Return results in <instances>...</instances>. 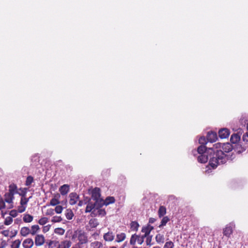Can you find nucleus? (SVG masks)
<instances>
[{
    "label": "nucleus",
    "instance_id": "42",
    "mask_svg": "<svg viewBox=\"0 0 248 248\" xmlns=\"http://www.w3.org/2000/svg\"><path fill=\"white\" fill-rule=\"evenodd\" d=\"M19 190L20 191V192H19L18 191V194H19V195L20 196H21V197H25L26 194L27 193L26 189V188H19Z\"/></svg>",
    "mask_w": 248,
    "mask_h": 248
},
{
    "label": "nucleus",
    "instance_id": "46",
    "mask_svg": "<svg viewBox=\"0 0 248 248\" xmlns=\"http://www.w3.org/2000/svg\"><path fill=\"white\" fill-rule=\"evenodd\" d=\"M26 208V206L21 205L18 207L17 211L19 213H21L24 212Z\"/></svg>",
    "mask_w": 248,
    "mask_h": 248
},
{
    "label": "nucleus",
    "instance_id": "52",
    "mask_svg": "<svg viewBox=\"0 0 248 248\" xmlns=\"http://www.w3.org/2000/svg\"><path fill=\"white\" fill-rule=\"evenodd\" d=\"M50 226V225H47L44 226L43 228V232L44 233L47 232L49 230Z\"/></svg>",
    "mask_w": 248,
    "mask_h": 248
},
{
    "label": "nucleus",
    "instance_id": "14",
    "mask_svg": "<svg viewBox=\"0 0 248 248\" xmlns=\"http://www.w3.org/2000/svg\"><path fill=\"white\" fill-rule=\"evenodd\" d=\"M70 187L69 186L66 184H64L59 188V191L61 194L62 196L66 195L69 191Z\"/></svg>",
    "mask_w": 248,
    "mask_h": 248
},
{
    "label": "nucleus",
    "instance_id": "28",
    "mask_svg": "<svg viewBox=\"0 0 248 248\" xmlns=\"http://www.w3.org/2000/svg\"><path fill=\"white\" fill-rule=\"evenodd\" d=\"M169 220L170 218L167 216L164 217L162 219L161 223L158 227L159 228L163 227V226L166 225V224L169 221Z\"/></svg>",
    "mask_w": 248,
    "mask_h": 248
},
{
    "label": "nucleus",
    "instance_id": "38",
    "mask_svg": "<svg viewBox=\"0 0 248 248\" xmlns=\"http://www.w3.org/2000/svg\"><path fill=\"white\" fill-rule=\"evenodd\" d=\"M174 243L171 241L166 242L163 247V248H173Z\"/></svg>",
    "mask_w": 248,
    "mask_h": 248
},
{
    "label": "nucleus",
    "instance_id": "60",
    "mask_svg": "<svg viewBox=\"0 0 248 248\" xmlns=\"http://www.w3.org/2000/svg\"><path fill=\"white\" fill-rule=\"evenodd\" d=\"M110 248H117L116 247H111Z\"/></svg>",
    "mask_w": 248,
    "mask_h": 248
},
{
    "label": "nucleus",
    "instance_id": "47",
    "mask_svg": "<svg viewBox=\"0 0 248 248\" xmlns=\"http://www.w3.org/2000/svg\"><path fill=\"white\" fill-rule=\"evenodd\" d=\"M54 214V210L52 208L48 209L46 213V216H52Z\"/></svg>",
    "mask_w": 248,
    "mask_h": 248
},
{
    "label": "nucleus",
    "instance_id": "20",
    "mask_svg": "<svg viewBox=\"0 0 248 248\" xmlns=\"http://www.w3.org/2000/svg\"><path fill=\"white\" fill-rule=\"evenodd\" d=\"M60 197V195L59 194L55 196V197L50 200V205L52 206H55L59 204L60 202L59 200V198Z\"/></svg>",
    "mask_w": 248,
    "mask_h": 248
},
{
    "label": "nucleus",
    "instance_id": "44",
    "mask_svg": "<svg viewBox=\"0 0 248 248\" xmlns=\"http://www.w3.org/2000/svg\"><path fill=\"white\" fill-rule=\"evenodd\" d=\"M97 210V213L98 216H104L106 214V211L104 209L98 208Z\"/></svg>",
    "mask_w": 248,
    "mask_h": 248
},
{
    "label": "nucleus",
    "instance_id": "39",
    "mask_svg": "<svg viewBox=\"0 0 248 248\" xmlns=\"http://www.w3.org/2000/svg\"><path fill=\"white\" fill-rule=\"evenodd\" d=\"M13 221V220L11 217H7L5 219L4 224L6 225H9L12 223Z\"/></svg>",
    "mask_w": 248,
    "mask_h": 248
},
{
    "label": "nucleus",
    "instance_id": "4",
    "mask_svg": "<svg viewBox=\"0 0 248 248\" xmlns=\"http://www.w3.org/2000/svg\"><path fill=\"white\" fill-rule=\"evenodd\" d=\"M101 208L100 204L96 203V202H93L91 199H89L87 203V206L85 209V213H90L93 211L94 209H98Z\"/></svg>",
    "mask_w": 248,
    "mask_h": 248
},
{
    "label": "nucleus",
    "instance_id": "63",
    "mask_svg": "<svg viewBox=\"0 0 248 248\" xmlns=\"http://www.w3.org/2000/svg\"><path fill=\"white\" fill-rule=\"evenodd\" d=\"M133 248H137L136 247H134Z\"/></svg>",
    "mask_w": 248,
    "mask_h": 248
},
{
    "label": "nucleus",
    "instance_id": "7",
    "mask_svg": "<svg viewBox=\"0 0 248 248\" xmlns=\"http://www.w3.org/2000/svg\"><path fill=\"white\" fill-rule=\"evenodd\" d=\"M99 225V222L97 219L92 218L89 221L88 225L86 226L87 230L91 231L92 229L96 228Z\"/></svg>",
    "mask_w": 248,
    "mask_h": 248
},
{
    "label": "nucleus",
    "instance_id": "8",
    "mask_svg": "<svg viewBox=\"0 0 248 248\" xmlns=\"http://www.w3.org/2000/svg\"><path fill=\"white\" fill-rule=\"evenodd\" d=\"M45 237L42 234H37L35 237V245L36 246H42L45 243Z\"/></svg>",
    "mask_w": 248,
    "mask_h": 248
},
{
    "label": "nucleus",
    "instance_id": "30",
    "mask_svg": "<svg viewBox=\"0 0 248 248\" xmlns=\"http://www.w3.org/2000/svg\"><path fill=\"white\" fill-rule=\"evenodd\" d=\"M139 227V223L136 221H132L130 223V228L131 230L137 231Z\"/></svg>",
    "mask_w": 248,
    "mask_h": 248
},
{
    "label": "nucleus",
    "instance_id": "25",
    "mask_svg": "<svg viewBox=\"0 0 248 248\" xmlns=\"http://www.w3.org/2000/svg\"><path fill=\"white\" fill-rule=\"evenodd\" d=\"M166 214V208L164 206H160L158 211V215L159 217H163Z\"/></svg>",
    "mask_w": 248,
    "mask_h": 248
},
{
    "label": "nucleus",
    "instance_id": "49",
    "mask_svg": "<svg viewBox=\"0 0 248 248\" xmlns=\"http://www.w3.org/2000/svg\"><path fill=\"white\" fill-rule=\"evenodd\" d=\"M145 237H144V235H142L141 236H140L138 235L137 237V242L140 245H141L144 241V238Z\"/></svg>",
    "mask_w": 248,
    "mask_h": 248
},
{
    "label": "nucleus",
    "instance_id": "57",
    "mask_svg": "<svg viewBox=\"0 0 248 248\" xmlns=\"http://www.w3.org/2000/svg\"><path fill=\"white\" fill-rule=\"evenodd\" d=\"M2 234L5 236H7L9 234L8 231L5 230L2 232Z\"/></svg>",
    "mask_w": 248,
    "mask_h": 248
},
{
    "label": "nucleus",
    "instance_id": "21",
    "mask_svg": "<svg viewBox=\"0 0 248 248\" xmlns=\"http://www.w3.org/2000/svg\"><path fill=\"white\" fill-rule=\"evenodd\" d=\"M155 240L157 243L163 244L165 242V236L160 233L157 234L155 236Z\"/></svg>",
    "mask_w": 248,
    "mask_h": 248
},
{
    "label": "nucleus",
    "instance_id": "33",
    "mask_svg": "<svg viewBox=\"0 0 248 248\" xmlns=\"http://www.w3.org/2000/svg\"><path fill=\"white\" fill-rule=\"evenodd\" d=\"M138 235L136 234H133L131 236L130 240V244L132 245H134L137 241Z\"/></svg>",
    "mask_w": 248,
    "mask_h": 248
},
{
    "label": "nucleus",
    "instance_id": "36",
    "mask_svg": "<svg viewBox=\"0 0 248 248\" xmlns=\"http://www.w3.org/2000/svg\"><path fill=\"white\" fill-rule=\"evenodd\" d=\"M207 138L206 139L204 137H201L199 139V143L201 144L200 146L204 145L206 148L205 144L207 143Z\"/></svg>",
    "mask_w": 248,
    "mask_h": 248
},
{
    "label": "nucleus",
    "instance_id": "26",
    "mask_svg": "<svg viewBox=\"0 0 248 248\" xmlns=\"http://www.w3.org/2000/svg\"><path fill=\"white\" fill-rule=\"evenodd\" d=\"M33 219V217L32 216L29 214H25L24 215L23 217V220L24 222L26 223H30L31 222Z\"/></svg>",
    "mask_w": 248,
    "mask_h": 248
},
{
    "label": "nucleus",
    "instance_id": "16",
    "mask_svg": "<svg viewBox=\"0 0 248 248\" xmlns=\"http://www.w3.org/2000/svg\"><path fill=\"white\" fill-rule=\"evenodd\" d=\"M59 242L56 240H48L46 242L48 248H59Z\"/></svg>",
    "mask_w": 248,
    "mask_h": 248
},
{
    "label": "nucleus",
    "instance_id": "6",
    "mask_svg": "<svg viewBox=\"0 0 248 248\" xmlns=\"http://www.w3.org/2000/svg\"><path fill=\"white\" fill-rule=\"evenodd\" d=\"M69 197L70 198L69 203L72 205H75L79 200V195L76 192H72L70 193Z\"/></svg>",
    "mask_w": 248,
    "mask_h": 248
},
{
    "label": "nucleus",
    "instance_id": "34",
    "mask_svg": "<svg viewBox=\"0 0 248 248\" xmlns=\"http://www.w3.org/2000/svg\"><path fill=\"white\" fill-rule=\"evenodd\" d=\"M30 198H27L26 197H21L20 203L21 205L26 206L27 203L29 202Z\"/></svg>",
    "mask_w": 248,
    "mask_h": 248
},
{
    "label": "nucleus",
    "instance_id": "17",
    "mask_svg": "<svg viewBox=\"0 0 248 248\" xmlns=\"http://www.w3.org/2000/svg\"><path fill=\"white\" fill-rule=\"evenodd\" d=\"M103 202L104 203L100 204L101 207L104 205H108L109 204L114 203L115 202V199L113 197H108L105 199V200H103Z\"/></svg>",
    "mask_w": 248,
    "mask_h": 248
},
{
    "label": "nucleus",
    "instance_id": "22",
    "mask_svg": "<svg viewBox=\"0 0 248 248\" xmlns=\"http://www.w3.org/2000/svg\"><path fill=\"white\" fill-rule=\"evenodd\" d=\"M71 245V242L70 241H64L59 243V248H69Z\"/></svg>",
    "mask_w": 248,
    "mask_h": 248
},
{
    "label": "nucleus",
    "instance_id": "19",
    "mask_svg": "<svg viewBox=\"0 0 248 248\" xmlns=\"http://www.w3.org/2000/svg\"><path fill=\"white\" fill-rule=\"evenodd\" d=\"M114 235L112 232H108L104 235V239L107 241H111L114 239Z\"/></svg>",
    "mask_w": 248,
    "mask_h": 248
},
{
    "label": "nucleus",
    "instance_id": "62",
    "mask_svg": "<svg viewBox=\"0 0 248 248\" xmlns=\"http://www.w3.org/2000/svg\"><path fill=\"white\" fill-rule=\"evenodd\" d=\"M37 157V156H34L33 157V158Z\"/></svg>",
    "mask_w": 248,
    "mask_h": 248
},
{
    "label": "nucleus",
    "instance_id": "9",
    "mask_svg": "<svg viewBox=\"0 0 248 248\" xmlns=\"http://www.w3.org/2000/svg\"><path fill=\"white\" fill-rule=\"evenodd\" d=\"M217 138V135L216 132L213 131L208 132L207 135V141L213 143L216 141Z\"/></svg>",
    "mask_w": 248,
    "mask_h": 248
},
{
    "label": "nucleus",
    "instance_id": "11",
    "mask_svg": "<svg viewBox=\"0 0 248 248\" xmlns=\"http://www.w3.org/2000/svg\"><path fill=\"white\" fill-rule=\"evenodd\" d=\"M34 242L31 238H28L25 239L23 243L22 246L24 248H31L33 246Z\"/></svg>",
    "mask_w": 248,
    "mask_h": 248
},
{
    "label": "nucleus",
    "instance_id": "5",
    "mask_svg": "<svg viewBox=\"0 0 248 248\" xmlns=\"http://www.w3.org/2000/svg\"><path fill=\"white\" fill-rule=\"evenodd\" d=\"M234 224L231 223L227 225L223 230V234L227 237H229L233 232V229L234 228Z\"/></svg>",
    "mask_w": 248,
    "mask_h": 248
},
{
    "label": "nucleus",
    "instance_id": "13",
    "mask_svg": "<svg viewBox=\"0 0 248 248\" xmlns=\"http://www.w3.org/2000/svg\"><path fill=\"white\" fill-rule=\"evenodd\" d=\"M4 197L5 202L10 204L13 203V200L15 198L13 194L8 192L5 193Z\"/></svg>",
    "mask_w": 248,
    "mask_h": 248
},
{
    "label": "nucleus",
    "instance_id": "10",
    "mask_svg": "<svg viewBox=\"0 0 248 248\" xmlns=\"http://www.w3.org/2000/svg\"><path fill=\"white\" fill-rule=\"evenodd\" d=\"M154 229V227L150 224H147L146 226H143L142 228L141 232L144 233V237H147L150 233Z\"/></svg>",
    "mask_w": 248,
    "mask_h": 248
},
{
    "label": "nucleus",
    "instance_id": "35",
    "mask_svg": "<svg viewBox=\"0 0 248 248\" xmlns=\"http://www.w3.org/2000/svg\"><path fill=\"white\" fill-rule=\"evenodd\" d=\"M65 232V230L62 228H57L54 230V232L59 235H63Z\"/></svg>",
    "mask_w": 248,
    "mask_h": 248
},
{
    "label": "nucleus",
    "instance_id": "23",
    "mask_svg": "<svg viewBox=\"0 0 248 248\" xmlns=\"http://www.w3.org/2000/svg\"><path fill=\"white\" fill-rule=\"evenodd\" d=\"M240 137L237 134H233L231 136L230 141L232 143H236L239 141Z\"/></svg>",
    "mask_w": 248,
    "mask_h": 248
},
{
    "label": "nucleus",
    "instance_id": "3",
    "mask_svg": "<svg viewBox=\"0 0 248 248\" xmlns=\"http://www.w3.org/2000/svg\"><path fill=\"white\" fill-rule=\"evenodd\" d=\"M91 201L93 200L96 203L99 204L104 203L103 202V199L100 198V189L99 188L95 187L93 189L91 192Z\"/></svg>",
    "mask_w": 248,
    "mask_h": 248
},
{
    "label": "nucleus",
    "instance_id": "59",
    "mask_svg": "<svg viewBox=\"0 0 248 248\" xmlns=\"http://www.w3.org/2000/svg\"><path fill=\"white\" fill-rule=\"evenodd\" d=\"M153 248H160V247H159V246H155L153 247Z\"/></svg>",
    "mask_w": 248,
    "mask_h": 248
},
{
    "label": "nucleus",
    "instance_id": "53",
    "mask_svg": "<svg viewBox=\"0 0 248 248\" xmlns=\"http://www.w3.org/2000/svg\"><path fill=\"white\" fill-rule=\"evenodd\" d=\"M10 215L14 217H16L17 215V211L15 210H11L10 212Z\"/></svg>",
    "mask_w": 248,
    "mask_h": 248
},
{
    "label": "nucleus",
    "instance_id": "18",
    "mask_svg": "<svg viewBox=\"0 0 248 248\" xmlns=\"http://www.w3.org/2000/svg\"><path fill=\"white\" fill-rule=\"evenodd\" d=\"M30 229L27 227H22L20 231V234L24 237L30 234Z\"/></svg>",
    "mask_w": 248,
    "mask_h": 248
},
{
    "label": "nucleus",
    "instance_id": "41",
    "mask_svg": "<svg viewBox=\"0 0 248 248\" xmlns=\"http://www.w3.org/2000/svg\"><path fill=\"white\" fill-rule=\"evenodd\" d=\"M33 179L31 176H28L26 181V185L29 186L33 182Z\"/></svg>",
    "mask_w": 248,
    "mask_h": 248
},
{
    "label": "nucleus",
    "instance_id": "48",
    "mask_svg": "<svg viewBox=\"0 0 248 248\" xmlns=\"http://www.w3.org/2000/svg\"><path fill=\"white\" fill-rule=\"evenodd\" d=\"M146 237H147V238H146V242L147 245H148V246L152 245L153 244L151 243L152 239V235H151V236L148 235Z\"/></svg>",
    "mask_w": 248,
    "mask_h": 248
},
{
    "label": "nucleus",
    "instance_id": "1",
    "mask_svg": "<svg viewBox=\"0 0 248 248\" xmlns=\"http://www.w3.org/2000/svg\"><path fill=\"white\" fill-rule=\"evenodd\" d=\"M232 149V145L228 142L215 143L213 147L207 149L204 145L200 146L197 150H193L192 154L197 156L199 162L205 163L209 160V165L214 169L218 165L223 164L229 159V153Z\"/></svg>",
    "mask_w": 248,
    "mask_h": 248
},
{
    "label": "nucleus",
    "instance_id": "61",
    "mask_svg": "<svg viewBox=\"0 0 248 248\" xmlns=\"http://www.w3.org/2000/svg\"><path fill=\"white\" fill-rule=\"evenodd\" d=\"M16 222H18V219H16V220H15V222H16Z\"/></svg>",
    "mask_w": 248,
    "mask_h": 248
},
{
    "label": "nucleus",
    "instance_id": "15",
    "mask_svg": "<svg viewBox=\"0 0 248 248\" xmlns=\"http://www.w3.org/2000/svg\"><path fill=\"white\" fill-rule=\"evenodd\" d=\"M8 192L15 195L18 193V189L16 185L14 183L11 184L8 186Z\"/></svg>",
    "mask_w": 248,
    "mask_h": 248
},
{
    "label": "nucleus",
    "instance_id": "27",
    "mask_svg": "<svg viewBox=\"0 0 248 248\" xmlns=\"http://www.w3.org/2000/svg\"><path fill=\"white\" fill-rule=\"evenodd\" d=\"M126 237V235L124 233L122 232L119 234H117L116 235V241L117 242H120L124 241Z\"/></svg>",
    "mask_w": 248,
    "mask_h": 248
},
{
    "label": "nucleus",
    "instance_id": "24",
    "mask_svg": "<svg viewBox=\"0 0 248 248\" xmlns=\"http://www.w3.org/2000/svg\"><path fill=\"white\" fill-rule=\"evenodd\" d=\"M40 230V227L38 225H32L30 229V234L32 235L36 234Z\"/></svg>",
    "mask_w": 248,
    "mask_h": 248
},
{
    "label": "nucleus",
    "instance_id": "64",
    "mask_svg": "<svg viewBox=\"0 0 248 248\" xmlns=\"http://www.w3.org/2000/svg\"><path fill=\"white\" fill-rule=\"evenodd\" d=\"M0 171H1V170H0Z\"/></svg>",
    "mask_w": 248,
    "mask_h": 248
},
{
    "label": "nucleus",
    "instance_id": "54",
    "mask_svg": "<svg viewBox=\"0 0 248 248\" xmlns=\"http://www.w3.org/2000/svg\"><path fill=\"white\" fill-rule=\"evenodd\" d=\"M7 244L5 240H1L0 241V248H4Z\"/></svg>",
    "mask_w": 248,
    "mask_h": 248
},
{
    "label": "nucleus",
    "instance_id": "29",
    "mask_svg": "<svg viewBox=\"0 0 248 248\" xmlns=\"http://www.w3.org/2000/svg\"><path fill=\"white\" fill-rule=\"evenodd\" d=\"M21 244V241L19 239H16L13 242L11 245V248H19Z\"/></svg>",
    "mask_w": 248,
    "mask_h": 248
},
{
    "label": "nucleus",
    "instance_id": "31",
    "mask_svg": "<svg viewBox=\"0 0 248 248\" xmlns=\"http://www.w3.org/2000/svg\"><path fill=\"white\" fill-rule=\"evenodd\" d=\"M102 247V244L98 241H95L91 244L92 248H101Z\"/></svg>",
    "mask_w": 248,
    "mask_h": 248
},
{
    "label": "nucleus",
    "instance_id": "40",
    "mask_svg": "<svg viewBox=\"0 0 248 248\" xmlns=\"http://www.w3.org/2000/svg\"><path fill=\"white\" fill-rule=\"evenodd\" d=\"M62 220V218L60 216H54L51 219V221L53 223L60 222Z\"/></svg>",
    "mask_w": 248,
    "mask_h": 248
},
{
    "label": "nucleus",
    "instance_id": "12",
    "mask_svg": "<svg viewBox=\"0 0 248 248\" xmlns=\"http://www.w3.org/2000/svg\"><path fill=\"white\" fill-rule=\"evenodd\" d=\"M219 137L221 139H225L229 137L230 131L227 128H223L218 131Z\"/></svg>",
    "mask_w": 248,
    "mask_h": 248
},
{
    "label": "nucleus",
    "instance_id": "37",
    "mask_svg": "<svg viewBox=\"0 0 248 248\" xmlns=\"http://www.w3.org/2000/svg\"><path fill=\"white\" fill-rule=\"evenodd\" d=\"M65 216L67 219L70 220L72 219L74 214L71 210H67L65 213Z\"/></svg>",
    "mask_w": 248,
    "mask_h": 248
},
{
    "label": "nucleus",
    "instance_id": "58",
    "mask_svg": "<svg viewBox=\"0 0 248 248\" xmlns=\"http://www.w3.org/2000/svg\"><path fill=\"white\" fill-rule=\"evenodd\" d=\"M209 170H210V169H208V170H205L206 173H210L211 171Z\"/></svg>",
    "mask_w": 248,
    "mask_h": 248
},
{
    "label": "nucleus",
    "instance_id": "56",
    "mask_svg": "<svg viewBox=\"0 0 248 248\" xmlns=\"http://www.w3.org/2000/svg\"><path fill=\"white\" fill-rule=\"evenodd\" d=\"M156 221V219L153 217H150L149 219V222L148 224H153Z\"/></svg>",
    "mask_w": 248,
    "mask_h": 248
},
{
    "label": "nucleus",
    "instance_id": "32",
    "mask_svg": "<svg viewBox=\"0 0 248 248\" xmlns=\"http://www.w3.org/2000/svg\"><path fill=\"white\" fill-rule=\"evenodd\" d=\"M48 221V218L46 217H41L38 221V223L40 225H44L46 224Z\"/></svg>",
    "mask_w": 248,
    "mask_h": 248
},
{
    "label": "nucleus",
    "instance_id": "51",
    "mask_svg": "<svg viewBox=\"0 0 248 248\" xmlns=\"http://www.w3.org/2000/svg\"><path fill=\"white\" fill-rule=\"evenodd\" d=\"M88 201V200H87L86 199H84V201L79 200V202L78 203V205L79 206H82L83 204H87Z\"/></svg>",
    "mask_w": 248,
    "mask_h": 248
},
{
    "label": "nucleus",
    "instance_id": "55",
    "mask_svg": "<svg viewBox=\"0 0 248 248\" xmlns=\"http://www.w3.org/2000/svg\"><path fill=\"white\" fill-rule=\"evenodd\" d=\"M243 140L248 143V133H246L243 135Z\"/></svg>",
    "mask_w": 248,
    "mask_h": 248
},
{
    "label": "nucleus",
    "instance_id": "45",
    "mask_svg": "<svg viewBox=\"0 0 248 248\" xmlns=\"http://www.w3.org/2000/svg\"><path fill=\"white\" fill-rule=\"evenodd\" d=\"M5 201L3 199L0 197V210L4 209L5 208Z\"/></svg>",
    "mask_w": 248,
    "mask_h": 248
},
{
    "label": "nucleus",
    "instance_id": "43",
    "mask_svg": "<svg viewBox=\"0 0 248 248\" xmlns=\"http://www.w3.org/2000/svg\"><path fill=\"white\" fill-rule=\"evenodd\" d=\"M63 207L61 205H57L56 206L54 211L57 214H60L62 212Z\"/></svg>",
    "mask_w": 248,
    "mask_h": 248
},
{
    "label": "nucleus",
    "instance_id": "50",
    "mask_svg": "<svg viewBox=\"0 0 248 248\" xmlns=\"http://www.w3.org/2000/svg\"><path fill=\"white\" fill-rule=\"evenodd\" d=\"M98 216L97 213V210L96 209H94L93 211L91 212V216L92 217H95Z\"/></svg>",
    "mask_w": 248,
    "mask_h": 248
},
{
    "label": "nucleus",
    "instance_id": "2",
    "mask_svg": "<svg viewBox=\"0 0 248 248\" xmlns=\"http://www.w3.org/2000/svg\"><path fill=\"white\" fill-rule=\"evenodd\" d=\"M72 240H78V244L83 245L88 242V236L86 233L82 230H76L74 232L71 236Z\"/></svg>",
    "mask_w": 248,
    "mask_h": 248
}]
</instances>
